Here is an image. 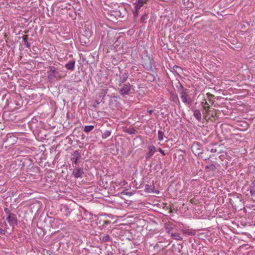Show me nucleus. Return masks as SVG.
Segmentation results:
<instances>
[{
	"label": "nucleus",
	"instance_id": "5",
	"mask_svg": "<svg viewBox=\"0 0 255 255\" xmlns=\"http://www.w3.org/2000/svg\"><path fill=\"white\" fill-rule=\"evenodd\" d=\"M84 174V171L82 168L78 167L74 168L72 175L76 178L82 177Z\"/></svg>",
	"mask_w": 255,
	"mask_h": 255
},
{
	"label": "nucleus",
	"instance_id": "37",
	"mask_svg": "<svg viewBox=\"0 0 255 255\" xmlns=\"http://www.w3.org/2000/svg\"><path fill=\"white\" fill-rule=\"evenodd\" d=\"M96 102L97 103V104H99L101 102V101H99L98 100H96Z\"/></svg>",
	"mask_w": 255,
	"mask_h": 255
},
{
	"label": "nucleus",
	"instance_id": "26",
	"mask_svg": "<svg viewBox=\"0 0 255 255\" xmlns=\"http://www.w3.org/2000/svg\"><path fill=\"white\" fill-rule=\"evenodd\" d=\"M172 229V227L170 224H167L165 225V229L166 231L169 234H171L170 231Z\"/></svg>",
	"mask_w": 255,
	"mask_h": 255
},
{
	"label": "nucleus",
	"instance_id": "20",
	"mask_svg": "<svg viewBox=\"0 0 255 255\" xmlns=\"http://www.w3.org/2000/svg\"><path fill=\"white\" fill-rule=\"evenodd\" d=\"M94 128V126L91 125V126H86L84 127V131L85 132H89L90 131L92 130Z\"/></svg>",
	"mask_w": 255,
	"mask_h": 255
},
{
	"label": "nucleus",
	"instance_id": "38",
	"mask_svg": "<svg viewBox=\"0 0 255 255\" xmlns=\"http://www.w3.org/2000/svg\"><path fill=\"white\" fill-rule=\"evenodd\" d=\"M132 130H133V131H131L129 132L130 134H132V133H134V131H135V130H134V129H132Z\"/></svg>",
	"mask_w": 255,
	"mask_h": 255
},
{
	"label": "nucleus",
	"instance_id": "12",
	"mask_svg": "<svg viewBox=\"0 0 255 255\" xmlns=\"http://www.w3.org/2000/svg\"><path fill=\"white\" fill-rule=\"evenodd\" d=\"M147 1V0H137V1L134 3V6L136 9H140Z\"/></svg>",
	"mask_w": 255,
	"mask_h": 255
},
{
	"label": "nucleus",
	"instance_id": "36",
	"mask_svg": "<svg viewBox=\"0 0 255 255\" xmlns=\"http://www.w3.org/2000/svg\"><path fill=\"white\" fill-rule=\"evenodd\" d=\"M216 151H217V150L216 149H211V152H215Z\"/></svg>",
	"mask_w": 255,
	"mask_h": 255
},
{
	"label": "nucleus",
	"instance_id": "29",
	"mask_svg": "<svg viewBox=\"0 0 255 255\" xmlns=\"http://www.w3.org/2000/svg\"><path fill=\"white\" fill-rule=\"evenodd\" d=\"M139 9H136L135 7H134V11H133V14H134V16H137L138 15V10H139Z\"/></svg>",
	"mask_w": 255,
	"mask_h": 255
},
{
	"label": "nucleus",
	"instance_id": "10",
	"mask_svg": "<svg viewBox=\"0 0 255 255\" xmlns=\"http://www.w3.org/2000/svg\"><path fill=\"white\" fill-rule=\"evenodd\" d=\"M5 143H7L8 145H11L14 144L15 142V138L12 135L7 136L6 139L4 140Z\"/></svg>",
	"mask_w": 255,
	"mask_h": 255
},
{
	"label": "nucleus",
	"instance_id": "35",
	"mask_svg": "<svg viewBox=\"0 0 255 255\" xmlns=\"http://www.w3.org/2000/svg\"><path fill=\"white\" fill-rule=\"evenodd\" d=\"M250 187H253V190H255V184L253 183V186H251Z\"/></svg>",
	"mask_w": 255,
	"mask_h": 255
},
{
	"label": "nucleus",
	"instance_id": "6",
	"mask_svg": "<svg viewBox=\"0 0 255 255\" xmlns=\"http://www.w3.org/2000/svg\"><path fill=\"white\" fill-rule=\"evenodd\" d=\"M72 157L71 158V160L72 162L75 164L77 165L78 163V160L80 159L81 157V155L80 152L78 150H75L73 153L72 154Z\"/></svg>",
	"mask_w": 255,
	"mask_h": 255
},
{
	"label": "nucleus",
	"instance_id": "25",
	"mask_svg": "<svg viewBox=\"0 0 255 255\" xmlns=\"http://www.w3.org/2000/svg\"><path fill=\"white\" fill-rule=\"evenodd\" d=\"M206 168H208L211 171H214L216 169V167L215 165L211 164L209 165L206 166Z\"/></svg>",
	"mask_w": 255,
	"mask_h": 255
},
{
	"label": "nucleus",
	"instance_id": "31",
	"mask_svg": "<svg viewBox=\"0 0 255 255\" xmlns=\"http://www.w3.org/2000/svg\"><path fill=\"white\" fill-rule=\"evenodd\" d=\"M0 234L1 235H3L5 234V231L4 230L2 229L1 228H0Z\"/></svg>",
	"mask_w": 255,
	"mask_h": 255
},
{
	"label": "nucleus",
	"instance_id": "32",
	"mask_svg": "<svg viewBox=\"0 0 255 255\" xmlns=\"http://www.w3.org/2000/svg\"><path fill=\"white\" fill-rule=\"evenodd\" d=\"M159 150L163 155H164L165 154L164 151L163 150H162L160 148H159Z\"/></svg>",
	"mask_w": 255,
	"mask_h": 255
},
{
	"label": "nucleus",
	"instance_id": "8",
	"mask_svg": "<svg viewBox=\"0 0 255 255\" xmlns=\"http://www.w3.org/2000/svg\"><path fill=\"white\" fill-rule=\"evenodd\" d=\"M149 152L146 154L145 158L148 160L156 151L155 147L153 145L148 146Z\"/></svg>",
	"mask_w": 255,
	"mask_h": 255
},
{
	"label": "nucleus",
	"instance_id": "2",
	"mask_svg": "<svg viewBox=\"0 0 255 255\" xmlns=\"http://www.w3.org/2000/svg\"><path fill=\"white\" fill-rule=\"evenodd\" d=\"M180 89H179L178 92L180 95V98L182 101L186 104L190 105L192 103V100L187 94L186 89H184L181 84H180Z\"/></svg>",
	"mask_w": 255,
	"mask_h": 255
},
{
	"label": "nucleus",
	"instance_id": "3",
	"mask_svg": "<svg viewBox=\"0 0 255 255\" xmlns=\"http://www.w3.org/2000/svg\"><path fill=\"white\" fill-rule=\"evenodd\" d=\"M131 86L129 83L124 84L122 88L119 90V93L123 97L128 95L131 90Z\"/></svg>",
	"mask_w": 255,
	"mask_h": 255
},
{
	"label": "nucleus",
	"instance_id": "7",
	"mask_svg": "<svg viewBox=\"0 0 255 255\" xmlns=\"http://www.w3.org/2000/svg\"><path fill=\"white\" fill-rule=\"evenodd\" d=\"M128 77V74L127 72H121L119 75V86H121L122 84L126 82Z\"/></svg>",
	"mask_w": 255,
	"mask_h": 255
},
{
	"label": "nucleus",
	"instance_id": "13",
	"mask_svg": "<svg viewBox=\"0 0 255 255\" xmlns=\"http://www.w3.org/2000/svg\"><path fill=\"white\" fill-rule=\"evenodd\" d=\"M194 116L199 121H201L202 119V115L199 110H195L193 112Z\"/></svg>",
	"mask_w": 255,
	"mask_h": 255
},
{
	"label": "nucleus",
	"instance_id": "30",
	"mask_svg": "<svg viewBox=\"0 0 255 255\" xmlns=\"http://www.w3.org/2000/svg\"><path fill=\"white\" fill-rule=\"evenodd\" d=\"M4 212H5V213H6V214H7L8 215H9V213H10L9 212V211L8 209H7V208H5V209H4Z\"/></svg>",
	"mask_w": 255,
	"mask_h": 255
},
{
	"label": "nucleus",
	"instance_id": "27",
	"mask_svg": "<svg viewBox=\"0 0 255 255\" xmlns=\"http://www.w3.org/2000/svg\"><path fill=\"white\" fill-rule=\"evenodd\" d=\"M145 190L147 192H151V191H152V190L151 189V188L150 187L149 185H145Z\"/></svg>",
	"mask_w": 255,
	"mask_h": 255
},
{
	"label": "nucleus",
	"instance_id": "18",
	"mask_svg": "<svg viewBox=\"0 0 255 255\" xmlns=\"http://www.w3.org/2000/svg\"><path fill=\"white\" fill-rule=\"evenodd\" d=\"M171 236L172 238L176 240L181 241L182 238L180 236L179 234L178 233H171Z\"/></svg>",
	"mask_w": 255,
	"mask_h": 255
},
{
	"label": "nucleus",
	"instance_id": "9",
	"mask_svg": "<svg viewBox=\"0 0 255 255\" xmlns=\"http://www.w3.org/2000/svg\"><path fill=\"white\" fill-rule=\"evenodd\" d=\"M192 150L195 154H200L202 153V149L200 148V145L198 143H194L191 146Z\"/></svg>",
	"mask_w": 255,
	"mask_h": 255
},
{
	"label": "nucleus",
	"instance_id": "4",
	"mask_svg": "<svg viewBox=\"0 0 255 255\" xmlns=\"http://www.w3.org/2000/svg\"><path fill=\"white\" fill-rule=\"evenodd\" d=\"M7 221L10 226H13L14 225L17 224V219L15 214L13 213H9V215L6 218Z\"/></svg>",
	"mask_w": 255,
	"mask_h": 255
},
{
	"label": "nucleus",
	"instance_id": "33",
	"mask_svg": "<svg viewBox=\"0 0 255 255\" xmlns=\"http://www.w3.org/2000/svg\"><path fill=\"white\" fill-rule=\"evenodd\" d=\"M187 233L188 235H191V236L194 235L195 234V233L193 232H187Z\"/></svg>",
	"mask_w": 255,
	"mask_h": 255
},
{
	"label": "nucleus",
	"instance_id": "1",
	"mask_svg": "<svg viewBox=\"0 0 255 255\" xmlns=\"http://www.w3.org/2000/svg\"><path fill=\"white\" fill-rule=\"evenodd\" d=\"M58 69L54 66H50L47 71V78L49 82H53L62 78Z\"/></svg>",
	"mask_w": 255,
	"mask_h": 255
},
{
	"label": "nucleus",
	"instance_id": "24",
	"mask_svg": "<svg viewBox=\"0 0 255 255\" xmlns=\"http://www.w3.org/2000/svg\"><path fill=\"white\" fill-rule=\"evenodd\" d=\"M173 69L174 72L177 74H179V72L182 71L181 68L178 66H174Z\"/></svg>",
	"mask_w": 255,
	"mask_h": 255
},
{
	"label": "nucleus",
	"instance_id": "19",
	"mask_svg": "<svg viewBox=\"0 0 255 255\" xmlns=\"http://www.w3.org/2000/svg\"><path fill=\"white\" fill-rule=\"evenodd\" d=\"M100 239L103 242H107L110 240V237L109 235L101 236Z\"/></svg>",
	"mask_w": 255,
	"mask_h": 255
},
{
	"label": "nucleus",
	"instance_id": "23",
	"mask_svg": "<svg viewBox=\"0 0 255 255\" xmlns=\"http://www.w3.org/2000/svg\"><path fill=\"white\" fill-rule=\"evenodd\" d=\"M148 16L146 14L143 15L140 18L141 23H145V21L148 19Z\"/></svg>",
	"mask_w": 255,
	"mask_h": 255
},
{
	"label": "nucleus",
	"instance_id": "17",
	"mask_svg": "<svg viewBox=\"0 0 255 255\" xmlns=\"http://www.w3.org/2000/svg\"><path fill=\"white\" fill-rule=\"evenodd\" d=\"M171 100L173 102H174V103H175L176 104H180V102H179L178 97L177 95L174 94H172L171 96Z\"/></svg>",
	"mask_w": 255,
	"mask_h": 255
},
{
	"label": "nucleus",
	"instance_id": "15",
	"mask_svg": "<svg viewBox=\"0 0 255 255\" xmlns=\"http://www.w3.org/2000/svg\"><path fill=\"white\" fill-rule=\"evenodd\" d=\"M201 105L204 110L206 111V112L209 110L210 107L209 106V104L205 100V101L202 102Z\"/></svg>",
	"mask_w": 255,
	"mask_h": 255
},
{
	"label": "nucleus",
	"instance_id": "34",
	"mask_svg": "<svg viewBox=\"0 0 255 255\" xmlns=\"http://www.w3.org/2000/svg\"><path fill=\"white\" fill-rule=\"evenodd\" d=\"M153 111V110H147V112H148L150 115H151V114H152Z\"/></svg>",
	"mask_w": 255,
	"mask_h": 255
},
{
	"label": "nucleus",
	"instance_id": "22",
	"mask_svg": "<svg viewBox=\"0 0 255 255\" xmlns=\"http://www.w3.org/2000/svg\"><path fill=\"white\" fill-rule=\"evenodd\" d=\"M164 133L161 130L158 131V138L159 141H162L163 140L164 137Z\"/></svg>",
	"mask_w": 255,
	"mask_h": 255
},
{
	"label": "nucleus",
	"instance_id": "28",
	"mask_svg": "<svg viewBox=\"0 0 255 255\" xmlns=\"http://www.w3.org/2000/svg\"><path fill=\"white\" fill-rule=\"evenodd\" d=\"M249 190L252 196H255V190H253V187H250Z\"/></svg>",
	"mask_w": 255,
	"mask_h": 255
},
{
	"label": "nucleus",
	"instance_id": "11",
	"mask_svg": "<svg viewBox=\"0 0 255 255\" xmlns=\"http://www.w3.org/2000/svg\"><path fill=\"white\" fill-rule=\"evenodd\" d=\"M75 61L74 60H71L65 65V67L67 69L73 71L75 68Z\"/></svg>",
	"mask_w": 255,
	"mask_h": 255
},
{
	"label": "nucleus",
	"instance_id": "21",
	"mask_svg": "<svg viewBox=\"0 0 255 255\" xmlns=\"http://www.w3.org/2000/svg\"><path fill=\"white\" fill-rule=\"evenodd\" d=\"M111 134V130H106L102 133V138H106L109 136H110Z\"/></svg>",
	"mask_w": 255,
	"mask_h": 255
},
{
	"label": "nucleus",
	"instance_id": "14",
	"mask_svg": "<svg viewBox=\"0 0 255 255\" xmlns=\"http://www.w3.org/2000/svg\"><path fill=\"white\" fill-rule=\"evenodd\" d=\"M108 91V89L107 88H103L100 90L99 93V96L100 98H102L103 99L107 94Z\"/></svg>",
	"mask_w": 255,
	"mask_h": 255
},
{
	"label": "nucleus",
	"instance_id": "16",
	"mask_svg": "<svg viewBox=\"0 0 255 255\" xmlns=\"http://www.w3.org/2000/svg\"><path fill=\"white\" fill-rule=\"evenodd\" d=\"M22 39L24 42V44L25 45V46L27 48H29L30 47V44L28 42L27 39H28V35H24L22 37Z\"/></svg>",
	"mask_w": 255,
	"mask_h": 255
}]
</instances>
